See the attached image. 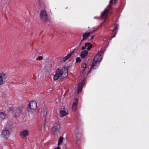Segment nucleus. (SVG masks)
Listing matches in <instances>:
<instances>
[{"label": "nucleus", "mask_w": 149, "mask_h": 149, "mask_svg": "<svg viewBox=\"0 0 149 149\" xmlns=\"http://www.w3.org/2000/svg\"><path fill=\"white\" fill-rule=\"evenodd\" d=\"M104 52V49H102L99 53L95 56L93 59L91 69L93 68L95 69L98 68L99 63L101 61L102 59L101 54H103Z\"/></svg>", "instance_id": "f257e3e1"}, {"label": "nucleus", "mask_w": 149, "mask_h": 149, "mask_svg": "<svg viewBox=\"0 0 149 149\" xmlns=\"http://www.w3.org/2000/svg\"><path fill=\"white\" fill-rule=\"evenodd\" d=\"M64 71L63 70H61L59 69H57L56 70V74L54 75L53 77L54 80H57L61 77V78H64L68 75V70L67 69L65 68L64 69Z\"/></svg>", "instance_id": "f03ea898"}, {"label": "nucleus", "mask_w": 149, "mask_h": 149, "mask_svg": "<svg viewBox=\"0 0 149 149\" xmlns=\"http://www.w3.org/2000/svg\"><path fill=\"white\" fill-rule=\"evenodd\" d=\"M37 107V103L35 101L30 102L28 107V111L29 112H33Z\"/></svg>", "instance_id": "7ed1b4c3"}, {"label": "nucleus", "mask_w": 149, "mask_h": 149, "mask_svg": "<svg viewBox=\"0 0 149 149\" xmlns=\"http://www.w3.org/2000/svg\"><path fill=\"white\" fill-rule=\"evenodd\" d=\"M48 15L46 11L43 10L40 13V19L42 22L45 23L47 20Z\"/></svg>", "instance_id": "20e7f679"}, {"label": "nucleus", "mask_w": 149, "mask_h": 149, "mask_svg": "<svg viewBox=\"0 0 149 149\" xmlns=\"http://www.w3.org/2000/svg\"><path fill=\"white\" fill-rule=\"evenodd\" d=\"M113 3V0H110L109 4L107 8H105L104 11L102 13L101 15V17L105 18H106L107 14L111 9L112 5L111 4Z\"/></svg>", "instance_id": "39448f33"}, {"label": "nucleus", "mask_w": 149, "mask_h": 149, "mask_svg": "<svg viewBox=\"0 0 149 149\" xmlns=\"http://www.w3.org/2000/svg\"><path fill=\"white\" fill-rule=\"evenodd\" d=\"M10 133L9 130L5 128L2 130L1 135L5 139H7L10 137Z\"/></svg>", "instance_id": "423d86ee"}, {"label": "nucleus", "mask_w": 149, "mask_h": 149, "mask_svg": "<svg viewBox=\"0 0 149 149\" xmlns=\"http://www.w3.org/2000/svg\"><path fill=\"white\" fill-rule=\"evenodd\" d=\"M7 75L4 72H0V85L3 84L7 78Z\"/></svg>", "instance_id": "0eeeda50"}, {"label": "nucleus", "mask_w": 149, "mask_h": 149, "mask_svg": "<svg viewBox=\"0 0 149 149\" xmlns=\"http://www.w3.org/2000/svg\"><path fill=\"white\" fill-rule=\"evenodd\" d=\"M60 127V126L58 123H55L53 125L52 127V131L53 132H55L59 129Z\"/></svg>", "instance_id": "6e6552de"}, {"label": "nucleus", "mask_w": 149, "mask_h": 149, "mask_svg": "<svg viewBox=\"0 0 149 149\" xmlns=\"http://www.w3.org/2000/svg\"><path fill=\"white\" fill-rule=\"evenodd\" d=\"M29 132L28 130H24L20 133V136L22 138H24L26 136L28 135Z\"/></svg>", "instance_id": "1a4fd4ad"}, {"label": "nucleus", "mask_w": 149, "mask_h": 149, "mask_svg": "<svg viewBox=\"0 0 149 149\" xmlns=\"http://www.w3.org/2000/svg\"><path fill=\"white\" fill-rule=\"evenodd\" d=\"M88 51L87 50H85L81 52L80 53V56L81 58H84L88 54Z\"/></svg>", "instance_id": "9d476101"}, {"label": "nucleus", "mask_w": 149, "mask_h": 149, "mask_svg": "<svg viewBox=\"0 0 149 149\" xmlns=\"http://www.w3.org/2000/svg\"><path fill=\"white\" fill-rule=\"evenodd\" d=\"M47 114V109L45 108V109H42L40 113V116L41 117L44 118Z\"/></svg>", "instance_id": "9b49d317"}, {"label": "nucleus", "mask_w": 149, "mask_h": 149, "mask_svg": "<svg viewBox=\"0 0 149 149\" xmlns=\"http://www.w3.org/2000/svg\"><path fill=\"white\" fill-rule=\"evenodd\" d=\"M93 32H91V33L87 32V33H84L83 35V39L81 40V41H83L84 40H86L87 38L89 36L91 33H92Z\"/></svg>", "instance_id": "f8f14e48"}, {"label": "nucleus", "mask_w": 149, "mask_h": 149, "mask_svg": "<svg viewBox=\"0 0 149 149\" xmlns=\"http://www.w3.org/2000/svg\"><path fill=\"white\" fill-rule=\"evenodd\" d=\"M72 55V54L71 53H70L68 55H67L66 56L63 57L62 60H61V62L62 63L65 62L67 60H68L71 56Z\"/></svg>", "instance_id": "ddd939ff"}, {"label": "nucleus", "mask_w": 149, "mask_h": 149, "mask_svg": "<svg viewBox=\"0 0 149 149\" xmlns=\"http://www.w3.org/2000/svg\"><path fill=\"white\" fill-rule=\"evenodd\" d=\"M76 138L77 140H79L81 137L82 135L81 133L78 132L77 130H76L75 132Z\"/></svg>", "instance_id": "4468645a"}, {"label": "nucleus", "mask_w": 149, "mask_h": 149, "mask_svg": "<svg viewBox=\"0 0 149 149\" xmlns=\"http://www.w3.org/2000/svg\"><path fill=\"white\" fill-rule=\"evenodd\" d=\"M78 103V100L77 99L76 100L75 102L73 103V105L72 106V110L75 111L76 109L77 108V104Z\"/></svg>", "instance_id": "2eb2a0df"}, {"label": "nucleus", "mask_w": 149, "mask_h": 149, "mask_svg": "<svg viewBox=\"0 0 149 149\" xmlns=\"http://www.w3.org/2000/svg\"><path fill=\"white\" fill-rule=\"evenodd\" d=\"M60 116L61 117H63L66 114V112L65 111L61 110L60 112Z\"/></svg>", "instance_id": "dca6fc26"}, {"label": "nucleus", "mask_w": 149, "mask_h": 149, "mask_svg": "<svg viewBox=\"0 0 149 149\" xmlns=\"http://www.w3.org/2000/svg\"><path fill=\"white\" fill-rule=\"evenodd\" d=\"M6 117L5 114L3 112H0V120L4 119Z\"/></svg>", "instance_id": "f3484780"}, {"label": "nucleus", "mask_w": 149, "mask_h": 149, "mask_svg": "<svg viewBox=\"0 0 149 149\" xmlns=\"http://www.w3.org/2000/svg\"><path fill=\"white\" fill-rule=\"evenodd\" d=\"M82 88V86L81 84H78V86L77 93H79L81 92Z\"/></svg>", "instance_id": "a211bd4d"}, {"label": "nucleus", "mask_w": 149, "mask_h": 149, "mask_svg": "<svg viewBox=\"0 0 149 149\" xmlns=\"http://www.w3.org/2000/svg\"><path fill=\"white\" fill-rule=\"evenodd\" d=\"M22 113V110L20 109H18L16 111V116H18L20 115Z\"/></svg>", "instance_id": "6ab92c4d"}, {"label": "nucleus", "mask_w": 149, "mask_h": 149, "mask_svg": "<svg viewBox=\"0 0 149 149\" xmlns=\"http://www.w3.org/2000/svg\"><path fill=\"white\" fill-rule=\"evenodd\" d=\"M86 66V64L84 63H82L81 65V70L83 72L85 70V68Z\"/></svg>", "instance_id": "aec40b11"}, {"label": "nucleus", "mask_w": 149, "mask_h": 149, "mask_svg": "<svg viewBox=\"0 0 149 149\" xmlns=\"http://www.w3.org/2000/svg\"><path fill=\"white\" fill-rule=\"evenodd\" d=\"M63 138L62 136H60L58 141V146H59L60 144L63 142Z\"/></svg>", "instance_id": "412c9836"}, {"label": "nucleus", "mask_w": 149, "mask_h": 149, "mask_svg": "<svg viewBox=\"0 0 149 149\" xmlns=\"http://www.w3.org/2000/svg\"><path fill=\"white\" fill-rule=\"evenodd\" d=\"M43 4V2L41 0H39L38 2V5L39 6L38 7V8H40L42 7Z\"/></svg>", "instance_id": "4be33fe9"}, {"label": "nucleus", "mask_w": 149, "mask_h": 149, "mask_svg": "<svg viewBox=\"0 0 149 149\" xmlns=\"http://www.w3.org/2000/svg\"><path fill=\"white\" fill-rule=\"evenodd\" d=\"M86 43H89V45H86V47H87V49L88 50H90L92 47V45L89 42H87Z\"/></svg>", "instance_id": "5701e85b"}, {"label": "nucleus", "mask_w": 149, "mask_h": 149, "mask_svg": "<svg viewBox=\"0 0 149 149\" xmlns=\"http://www.w3.org/2000/svg\"><path fill=\"white\" fill-rule=\"evenodd\" d=\"M89 45V43H85V44L84 46H83L81 48V49L82 50H84L86 48V45Z\"/></svg>", "instance_id": "b1692460"}, {"label": "nucleus", "mask_w": 149, "mask_h": 149, "mask_svg": "<svg viewBox=\"0 0 149 149\" xmlns=\"http://www.w3.org/2000/svg\"><path fill=\"white\" fill-rule=\"evenodd\" d=\"M81 61V59L79 57H77L76 59V62L78 63Z\"/></svg>", "instance_id": "393cba45"}, {"label": "nucleus", "mask_w": 149, "mask_h": 149, "mask_svg": "<svg viewBox=\"0 0 149 149\" xmlns=\"http://www.w3.org/2000/svg\"><path fill=\"white\" fill-rule=\"evenodd\" d=\"M118 26V24L116 22L114 25V29H113V31H114L117 28V26Z\"/></svg>", "instance_id": "a878e982"}, {"label": "nucleus", "mask_w": 149, "mask_h": 149, "mask_svg": "<svg viewBox=\"0 0 149 149\" xmlns=\"http://www.w3.org/2000/svg\"><path fill=\"white\" fill-rule=\"evenodd\" d=\"M43 57L42 56H39L37 58L36 60H41L42 59Z\"/></svg>", "instance_id": "bb28decb"}, {"label": "nucleus", "mask_w": 149, "mask_h": 149, "mask_svg": "<svg viewBox=\"0 0 149 149\" xmlns=\"http://www.w3.org/2000/svg\"><path fill=\"white\" fill-rule=\"evenodd\" d=\"M84 80H83L81 83H79V84H81L82 85V86L84 84Z\"/></svg>", "instance_id": "cd10ccee"}, {"label": "nucleus", "mask_w": 149, "mask_h": 149, "mask_svg": "<svg viewBox=\"0 0 149 149\" xmlns=\"http://www.w3.org/2000/svg\"><path fill=\"white\" fill-rule=\"evenodd\" d=\"M54 149H60V148L59 146H58V147L57 148H55Z\"/></svg>", "instance_id": "c85d7f7f"}, {"label": "nucleus", "mask_w": 149, "mask_h": 149, "mask_svg": "<svg viewBox=\"0 0 149 149\" xmlns=\"http://www.w3.org/2000/svg\"><path fill=\"white\" fill-rule=\"evenodd\" d=\"M94 19H95V18H98L99 17H94Z\"/></svg>", "instance_id": "c756f323"}, {"label": "nucleus", "mask_w": 149, "mask_h": 149, "mask_svg": "<svg viewBox=\"0 0 149 149\" xmlns=\"http://www.w3.org/2000/svg\"><path fill=\"white\" fill-rule=\"evenodd\" d=\"M116 34V33L115 34V35L113 36L112 38H114L115 37V35Z\"/></svg>", "instance_id": "7c9ffc66"}, {"label": "nucleus", "mask_w": 149, "mask_h": 149, "mask_svg": "<svg viewBox=\"0 0 149 149\" xmlns=\"http://www.w3.org/2000/svg\"><path fill=\"white\" fill-rule=\"evenodd\" d=\"M82 42V41H81L79 43V45H81Z\"/></svg>", "instance_id": "2f4dec72"}, {"label": "nucleus", "mask_w": 149, "mask_h": 149, "mask_svg": "<svg viewBox=\"0 0 149 149\" xmlns=\"http://www.w3.org/2000/svg\"><path fill=\"white\" fill-rule=\"evenodd\" d=\"M93 37H94L93 36L91 38V39H92L93 38Z\"/></svg>", "instance_id": "473e14b6"}, {"label": "nucleus", "mask_w": 149, "mask_h": 149, "mask_svg": "<svg viewBox=\"0 0 149 149\" xmlns=\"http://www.w3.org/2000/svg\"><path fill=\"white\" fill-rule=\"evenodd\" d=\"M117 0H114V1H115V3H116V1Z\"/></svg>", "instance_id": "72a5a7b5"}]
</instances>
